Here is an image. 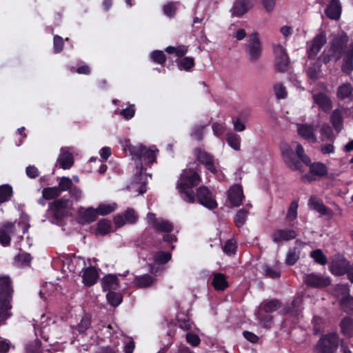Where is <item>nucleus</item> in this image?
I'll return each instance as SVG.
<instances>
[{"label":"nucleus","instance_id":"nucleus-1","mask_svg":"<svg viewBox=\"0 0 353 353\" xmlns=\"http://www.w3.org/2000/svg\"><path fill=\"white\" fill-rule=\"evenodd\" d=\"M348 41L349 37L346 34H338L332 41L327 57L322 55L323 61L327 63L331 59L337 61L343 54L341 69L346 74L353 70V42L348 44Z\"/></svg>","mask_w":353,"mask_h":353},{"label":"nucleus","instance_id":"nucleus-2","mask_svg":"<svg viewBox=\"0 0 353 353\" xmlns=\"http://www.w3.org/2000/svg\"><path fill=\"white\" fill-rule=\"evenodd\" d=\"M281 150L285 164L293 170H301V161L306 165L311 163L301 144L296 141L292 142L290 145L283 143Z\"/></svg>","mask_w":353,"mask_h":353},{"label":"nucleus","instance_id":"nucleus-3","mask_svg":"<svg viewBox=\"0 0 353 353\" xmlns=\"http://www.w3.org/2000/svg\"><path fill=\"white\" fill-rule=\"evenodd\" d=\"M200 174L194 170H183L178 183V189L180 198L182 201H192L194 188L197 187L201 182Z\"/></svg>","mask_w":353,"mask_h":353},{"label":"nucleus","instance_id":"nucleus-4","mask_svg":"<svg viewBox=\"0 0 353 353\" xmlns=\"http://www.w3.org/2000/svg\"><path fill=\"white\" fill-rule=\"evenodd\" d=\"M192 201H183L188 203H198L208 210H212L217 208L218 204L214 192L205 185H201L193 192Z\"/></svg>","mask_w":353,"mask_h":353},{"label":"nucleus","instance_id":"nucleus-5","mask_svg":"<svg viewBox=\"0 0 353 353\" xmlns=\"http://www.w3.org/2000/svg\"><path fill=\"white\" fill-rule=\"evenodd\" d=\"M125 150H128L133 157L145 162L146 164H150L156 161V152L158 150L147 148L142 145L134 146L130 144L129 141H125Z\"/></svg>","mask_w":353,"mask_h":353},{"label":"nucleus","instance_id":"nucleus-6","mask_svg":"<svg viewBox=\"0 0 353 353\" xmlns=\"http://www.w3.org/2000/svg\"><path fill=\"white\" fill-rule=\"evenodd\" d=\"M83 266L82 279L83 283L87 286L93 285L97 281L99 274L96 268L93 266L86 268V263L83 258L81 256H74L70 261V270L75 272V269H72L74 265Z\"/></svg>","mask_w":353,"mask_h":353},{"label":"nucleus","instance_id":"nucleus-7","mask_svg":"<svg viewBox=\"0 0 353 353\" xmlns=\"http://www.w3.org/2000/svg\"><path fill=\"white\" fill-rule=\"evenodd\" d=\"M245 48L250 62L255 63L259 60L262 54V43L257 32H253L248 37Z\"/></svg>","mask_w":353,"mask_h":353},{"label":"nucleus","instance_id":"nucleus-8","mask_svg":"<svg viewBox=\"0 0 353 353\" xmlns=\"http://www.w3.org/2000/svg\"><path fill=\"white\" fill-rule=\"evenodd\" d=\"M338 346V334L331 332L319 339L316 347V353H334Z\"/></svg>","mask_w":353,"mask_h":353},{"label":"nucleus","instance_id":"nucleus-9","mask_svg":"<svg viewBox=\"0 0 353 353\" xmlns=\"http://www.w3.org/2000/svg\"><path fill=\"white\" fill-rule=\"evenodd\" d=\"M146 220L148 225L158 232L168 233L174 229V225L171 222L162 218H157L156 214L152 212L148 213Z\"/></svg>","mask_w":353,"mask_h":353},{"label":"nucleus","instance_id":"nucleus-10","mask_svg":"<svg viewBox=\"0 0 353 353\" xmlns=\"http://www.w3.org/2000/svg\"><path fill=\"white\" fill-rule=\"evenodd\" d=\"M326 43V35L324 32L317 34L310 42L307 43L308 57L314 59Z\"/></svg>","mask_w":353,"mask_h":353},{"label":"nucleus","instance_id":"nucleus-11","mask_svg":"<svg viewBox=\"0 0 353 353\" xmlns=\"http://www.w3.org/2000/svg\"><path fill=\"white\" fill-rule=\"evenodd\" d=\"M303 281L307 285L312 288H324L330 284L329 278L315 273L305 274Z\"/></svg>","mask_w":353,"mask_h":353},{"label":"nucleus","instance_id":"nucleus-12","mask_svg":"<svg viewBox=\"0 0 353 353\" xmlns=\"http://www.w3.org/2000/svg\"><path fill=\"white\" fill-rule=\"evenodd\" d=\"M194 154L197 160L204 164L206 169L210 172L213 174H215L217 172L216 168L214 164V159L212 155L199 148L194 150Z\"/></svg>","mask_w":353,"mask_h":353},{"label":"nucleus","instance_id":"nucleus-13","mask_svg":"<svg viewBox=\"0 0 353 353\" xmlns=\"http://www.w3.org/2000/svg\"><path fill=\"white\" fill-rule=\"evenodd\" d=\"M274 52L276 59L277 70L281 72L285 71L289 64V58L285 48L281 45H276L274 47Z\"/></svg>","mask_w":353,"mask_h":353},{"label":"nucleus","instance_id":"nucleus-14","mask_svg":"<svg viewBox=\"0 0 353 353\" xmlns=\"http://www.w3.org/2000/svg\"><path fill=\"white\" fill-rule=\"evenodd\" d=\"M68 204V200L60 199L54 201L50 205L48 214L56 220L61 219L63 215V210Z\"/></svg>","mask_w":353,"mask_h":353},{"label":"nucleus","instance_id":"nucleus-15","mask_svg":"<svg viewBox=\"0 0 353 353\" xmlns=\"http://www.w3.org/2000/svg\"><path fill=\"white\" fill-rule=\"evenodd\" d=\"M297 232L292 229H279L272 232L271 238L276 243L294 239Z\"/></svg>","mask_w":353,"mask_h":353},{"label":"nucleus","instance_id":"nucleus-16","mask_svg":"<svg viewBox=\"0 0 353 353\" xmlns=\"http://www.w3.org/2000/svg\"><path fill=\"white\" fill-rule=\"evenodd\" d=\"M297 132L303 139L310 143L317 141L315 129L313 125L308 124H297Z\"/></svg>","mask_w":353,"mask_h":353},{"label":"nucleus","instance_id":"nucleus-17","mask_svg":"<svg viewBox=\"0 0 353 353\" xmlns=\"http://www.w3.org/2000/svg\"><path fill=\"white\" fill-rule=\"evenodd\" d=\"M14 223L7 222L0 227V243L3 246L10 245L11 237L10 235L14 234Z\"/></svg>","mask_w":353,"mask_h":353},{"label":"nucleus","instance_id":"nucleus-18","mask_svg":"<svg viewBox=\"0 0 353 353\" xmlns=\"http://www.w3.org/2000/svg\"><path fill=\"white\" fill-rule=\"evenodd\" d=\"M312 99L319 109L325 112H329L332 108V101L330 98L324 93L319 92L312 95Z\"/></svg>","mask_w":353,"mask_h":353},{"label":"nucleus","instance_id":"nucleus-19","mask_svg":"<svg viewBox=\"0 0 353 353\" xmlns=\"http://www.w3.org/2000/svg\"><path fill=\"white\" fill-rule=\"evenodd\" d=\"M252 7L251 0H236L230 10L232 17H240Z\"/></svg>","mask_w":353,"mask_h":353},{"label":"nucleus","instance_id":"nucleus-20","mask_svg":"<svg viewBox=\"0 0 353 353\" xmlns=\"http://www.w3.org/2000/svg\"><path fill=\"white\" fill-rule=\"evenodd\" d=\"M57 164L63 169L70 168L73 163L74 159L72 153L69 151L68 148H62L61 153L57 159Z\"/></svg>","mask_w":353,"mask_h":353},{"label":"nucleus","instance_id":"nucleus-21","mask_svg":"<svg viewBox=\"0 0 353 353\" xmlns=\"http://www.w3.org/2000/svg\"><path fill=\"white\" fill-rule=\"evenodd\" d=\"M12 292L10 277L7 276H0V299L10 300Z\"/></svg>","mask_w":353,"mask_h":353},{"label":"nucleus","instance_id":"nucleus-22","mask_svg":"<svg viewBox=\"0 0 353 353\" xmlns=\"http://www.w3.org/2000/svg\"><path fill=\"white\" fill-rule=\"evenodd\" d=\"M228 199L234 206L241 205L243 195V189L241 185H236L232 186L228 191Z\"/></svg>","mask_w":353,"mask_h":353},{"label":"nucleus","instance_id":"nucleus-23","mask_svg":"<svg viewBox=\"0 0 353 353\" xmlns=\"http://www.w3.org/2000/svg\"><path fill=\"white\" fill-rule=\"evenodd\" d=\"M350 262L345 259L336 260L332 262L330 269L332 274L335 275H343L347 273Z\"/></svg>","mask_w":353,"mask_h":353},{"label":"nucleus","instance_id":"nucleus-24","mask_svg":"<svg viewBox=\"0 0 353 353\" xmlns=\"http://www.w3.org/2000/svg\"><path fill=\"white\" fill-rule=\"evenodd\" d=\"M331 19L337 20L341 14V5L339 0H332L325 11Z\"/></svg>","mask_w":353,"mask_h":353},{"label":"nucleus","instance_id":"nucleus-25","mask_svg":"<svg viewBox=\"0 0 353 353\" xmlns=\"http://www.w3.org/2000/svg\"><path fill=\"white\" fill-rule=\"evenodd\" d=\"M330 122L336 131L339 133L343 128V111L340 109H335L330 115Z\"/></svg>","mask_w":353,"mask_h":353},{"label":"nucleus","instance_id":"nucleus-26","mask_svg":"<svg viewBox=\"0 0 353 353\" xmlns=\"http://www.w3.org/2000/svg\"><path fill=\"white\" fill-rule=\"evenodd\" d=\"M81 222L83 223H90L94 222L98 214L97 210L93 208L87 209L81 208L79 211Z\"/></svg>","mask_w":353,"mask_h":353},{"label":"nucleus","instance_id":"nucleus-27","mask_svg":"<svg viewBox=\"0 0 353 353\" xmlns=\"http://www.w3.org/2000/svg\"><path fill=\"white\" fill-rule=\"evenodd\" d=\"M308 205L310 208L322 215L331 216L332 212L330 209L327 208L321 201L316 199L314 196H311L309 199Z\"/></svg>","mask_w":353,"mask_h":353},{"label":"nucleus","instance_id":"nucleus-28","mask_svg":"<svg viewBox=\"0 0 353 353\" xmlns=\"http://www.w3.org/2000/svg\"><path fill=\"white\" fill-rule=\"evenodd\" d=\"M195 67L194 58L192 57H184L178 59V69L181 71L191 72Z\"/></svg>","mask_w":353,"mask_h":353},{"label":"nucleus","instance_id":"nucleus-29","mask_svg":"<svg viewBox=\"0 0 353 353\" xmlns=\"http://www.w3.org/2000/svg\"><path fill=\"white\" fill-rule=\"evenodd\" d=\"M212 286L219 291H223L228 287L226 276L222 273L214 272L212 274Z\"/></svg>","mask_w":353,"mask_h":353},{"label":"nucleus","instance_id":"nucleus-30","mask_svg":"<svg viewBox=\"0 0 353 353\" xmlns=\"http://www.w3.org/2000/svg\"><path fill=\"white\" fill-rule=\"evenodd\" d=\"M10 300L0 299V326L6 323V320L11 316Z\"/></svg>","mask_w":353,"mask_h":353},{"label":"nucleus","instance_id":"nucleus-31","mask_svg":"<svg viewBox=\"0 0 353 353\" xmlns=\"http://www.w3.org/2000/svg\"><path fill=\"white\" fill-rule=\"evenodd\" d=\"M101 285L103 290H115L118 287L119 280L117 276L108 274L105 276L101 281Z\"/></svg>","mask_w":353,"mask_h":353},{"label":"nucleus","instance_id":"nucleus-32","mask_svg":"<svg viewBox=\"0 0 353 353\" xmlns=\"http://www.w3.org/2000/svg\"><path fill=\"white\" fill-rule=\"evenodd\" d=\"M321 64L319 61H316L312 63L306 70L307 76L312 81H316L319 79L321 73Z\"/></svg>","mask_w":353,"mask_h":353},{"label":"nucleus","instance_id":"nucleus-33","mask_svg":"<svg viewBox=\"0 0 353 353\" xmlns=\"http://www.w3.org/2000/svg\"><path fill=\"white\" fill-rule=\"evenodd\" d=\"M340 327L341 332L345 336H353V319L352 318H343L340 323Z\"/></svg>","mask_w":353,"mask_h":353},{"label":"nucleus","instance_id":"nucleus-34","mask_svg":"<svg viewBox=\"0 0 353 353\" xmlns=\"http://www.w3.org/2000/svg\"><path fill=\"white\" fill-rule=\"evenodd\" d=\"M154 278L149 274H144L143 276H137L134 279L135 285L141 288L151 286L154 283Z\"/></svg>","mask_w":353,"mask_h":353},{"label":"nucleus","instance_id":"nucleus-35","mask_svg":"<svg viewBox=\"0 0 353 353\" xmlns=\"http://www.w3.org/2000/svg\"><path fill=\"white\" fill-rule=\"evenodd\" d=\"M137 170H139V174L136 176L134 181V183H137V184L141 183V184L140 185V187L139 188L138 191L140 194H143V193H145L146 192L147 189H146V186H145L146 182L145 181H142L143 178L145 177V176L142 173V170H143L142 163H141L140 165H137Z\"/></svg>","mask_w":353,"mask_h":353},{"label":"nucleus","instance_id":"nucleus-36","mask_svg":"<svg viewBox=\"0 0 353 353\" xmlns=\"http://www.w3.org/2000/svg\"><path fill=\"white\" fill-rule=\"evenodd\" d=\"M321 140L322 141H333L334 135L332 132V128L327 123L321 125L320 129Z\"/></svg>","mask_w":353,"mask_h":353},{"label":"nucleus","instance_id":"nucleus-37","mask_svg":"<svg viewBox=\"0 0 353 353\" xmlns=\"http://www.w3.org/2000/svg\"><path fill=\"white\" fill-rule=\"evenodd\" d=\"M352 87L350 83H343L337 90V96L341 99L349 98L352 92Z\"/></svg>","mask_w":353,"mask_h":353},{"label":"nucleus","instance_id":"nucleus-38","mask_svg":"<svg viewBox=\"0 0 353 353\" xmlns=\"http://www.w3.org/2000/svg\"><path fill=\"white\" fill-rule=\"evenodd\" d=\"M280 307L279 302L276 300H266L261 304V307L266 313H272Z\"/></svg>","mask_w":353,"mask_h":353},{"label":"nucleus","instance_id":"nucleus-39","mask_svg":"<svg viewBox=\"0 0 353 353\" xmlns=\"http://www.w3.org/2000/svg\"><path fill=\"white\" fill-rule=\"evenodd\" d=\"M12 194V189L8 185L0 186V205L2 203L9 201Z\"/></svg>","mask_w":353,"mask_h":353},{"label":"nucleus","instance_id":"nucleus-40","mask_svg":"<svg viewBox=\"0 0 353 353\" xmlns=\"http://www.w3.org/2000/svg\"><path fill=\"white\" fill-rule=\"evenodd\" d=\"M342 310L349 314H353V297L347 295L341 300Z\"/></svg>","mask_w":353,"mask_h":353},{"label":"nucleus","instance_id":"nucleus-41","mask_svg":"<svg viewBox=\"0 0 353 353\" xmlns=\"http://www.w3.org/2000/svg\"><path fill=\"white\" fill-rule=\"evenodd\" d=\"M207 125H195L192 127L190 133L191 137L196 141L202 140L204 130Z\"/></svg>","mask_w":353,"mask_h":353},{"label":"nucleus","instance_id":"nucleus-42","mask_svg":"<svg viewBox=\"0 0 353 353\" xmlns=\"http://www.w3.org/2000/svg\"><path fill=\"white\" fill-rule=\"evenodd\" d=\"M108 303L113 307L118 306L122 301V295L119 292L110 291L106 294Z\"/></svg>","mask_w":353,"mask_h":353},{"label":"nucleus","instance_id":"nucleus-43","mask_svg":"<svg viewBox=\"0 0 353 353\" xmlns=\"http://www.w3.org/2000/svg\"><path fill=\"white\" fill-rule=\"evenodd\" d=\"M227 141L230 146L235 150H239L241 147L240 137L234 133H229L227 135Z\"/></svg>","mask_w":353,"mask_h":353},{"label":"nucleus","instance_id":"nucleus-44","mask_svg":"<svg viewBox=\"0 0 353 353\" xmlns=\"http://www.w3.org/2000/svg\"><path fill=\"white\" fill-rule=\"evenodd\" d=\"M42 194L44 198H46V199L50 200L60 196L61 192L59 191V189H58L57 186H54L52 188H43L42 190Z\"/></svg>","mask_w":353,"mask_h":353},{"label":"nucleus","instance_id":"nucleus-45","mask_svg":"<svg viewBox=\"0 0 353 353\" xmlns=\"http://www.w3.org/2000/svg\"><path fill=\"white\" fill-rule=\"evenodd\" d=\"M310 170V172L317 176H323L327 173L326 166L322 163H315L311 164Z\"/></svg>","mask_w":353,"mask_h":353},{"label":"nucleus","instance_id":"nucleus-46","mask_svg":"<svg viewBox=\"0 0 353 353\" xmlns=\"http://www.w3.org/2000/svg\"><path fill=\"white\" fill-rule=\"evenodd\" d=\"M310 256L314 261L320 265H325L327 263V258L323 253L321 250L316 249L310 253Z\"/></svg>","mask_w":353,"mask_h":353},{"label":"nucleus","instance_id":"nucleus-47","mask_svg":"<svg viewBox=\"0 0 353 353\" xmlns=\"http://www.w3.org/2000/svg\"><path fill=\"white\" fill-rule=\"evenodd\" d=\"M117 205L115 203L113 204H100L98 208L96 209L98 214L105 216L111 212H114L116 209Z\"/></svg>","mask_w":353,"mask_h":353},{"label":"nucleus","instance_id":"nucleus-48","mask_svg":"<svg viewBox=\"0 0 353 353\" xmlns=\"http://www.w3.org/2000/svg\"><path fill=\"white\" fill-rule=\"evenodd\" d=\"M171 254L169 252H157L154 256V261L158 264H164L171 259Z\"/></svg>","mask_w":353,"mask_h":353},{"label":"nucleus","instance_id":"nucleus-49","mask_svg":"<svg viewBox=\"0 0 353 353\" xmlns=\"http://www.w3.org/2000/svg\"><path fill=\"white\" fill-rule=\"evenodd\" d=\"M274 92L278 99H283L287 97L288 92L286 88L281 83H276L274 85Z\"/></svg>","mask_w":353,"mask_h":353},{"label":"nucleus","instance_id":"nucleus-50","mask_svg":"<svg viewBox=\"0 0 353 353\" xmlns=\"http://www.w3.org/2000/svg\"><path fill=\"white\" fill-rule=\"evenodd\" d=\"M299 259V253L296 251V248L294 249H290L288 252L285 258V263L288 265H292L295 264V263Z\"/></svg>","mask_w":353,"mask_h":353},{"label":"nucleus","instance_id":"nucleus-51","mask_svg":"<svg viewBox=\"0 0 353 353\" xmlns=\"http://www.w3.org/2000/svg\"><path fill=\"white\" fill-rule=\"evenodd\" d=\"M26 353H42L41 349V341L35 339L27 344L26 347Z\"/></svg>","mask_w":353,"mask_h":353},{"label":"nucleus","instance_id":"nucleus-52","mask_svg":"<svg viewBox=\"0 0 353 353\" xmlns=\"http://www.w3.org/2000/svg\"><path fill=\"white\" fill-rule=\"evenodd\" d=\"M248 212L244 209L239 210L234 216V223L237 227H241L246 221Z\"/></svg>","mask_w":353,"mask_h":353},{"label":"nucleus","instance_id":"nucleus-53","mask_svg":"<svg viewBox=\"0 0 353 353\" xmlns=\"http://www.w3.org/2000/svg\"><path fill=\"white\" fill-rule=\"evenodd\" d=\"M263 270L265 273V275L267 277H269L271 279L279 278L281 275L280 270L278 268H273L270 267L268 265H263Z\"/></svg>","mask_w":353,"mask_h":353},{"label":"nucleus","instance_id":"nucleus-54","mask_svg":"<svg viewBox=\"0 0 353 353\" xmlns=\"http://www.w3.org/2000/svg\"><path fill=\"white\" fill-rule=\"evenodd\" d=\"M59 189L60 192L70 190L72 187V181L68 176H63L61 178L59 185L57 186Z\"/></svg>","mask_w":353,"mask_h":353},{"label":"nucleus","instance_id":"nucleus-55","mask_svg":"<svg viewBox=\"0 0 353 353\" xmlns=\"http://www.w3.org/2000/svg\"><path fill=\"white\" fill-rule=\"evenodd\" d=\"M91 325L90 316L85 315L77 325V329L79 333H83Z\"/></svg>","mask_w":353,"mask_h":353},{"label":"nucleus","instance_id":"nucleus-56","mask_svg":"<svg viewBox=\"0 0 353 353\" xmlns=\"http://www.w3.org/2000/svg\"><path fill=\"white\" fill-rule=\"evenodd\" d=\"M299 204L297 201H293L288 210L286 218L288 220H294L297 216V208Z\"/></svg>","mask_w":353,"mask_h":353},{"label":"nucleus","instance_id":"nucleus-57","mask_svg":"<svg viewBox=\"0 0 353 353\" xmlns=\"http://www.w3.org/2000/svg\"><path fill=\"white\" fill-rule=\"evenodd\" d=\"M151 59L157 63L163 64L165 61V56L161 50H154L150 54Z\"/></svg>","mask_w":353,"mask_h":353},{"label":"nucleus","instance_id":"nucleus-58","mask_svg":"<svg viewBox=\"0 0 353 353\" xmlns=\"http://www.w3.org/2000/svg\"><path fill=\"white\" fill-rule=\"evenodd\" d=\"M110 222L105 219L100 221L97 224L98 232L103 235L108 234L110 230Z\"/></svg>","mask_w":353,"mask_h":353},{"label":"nucleus","instance_id":"nucleus-59","mask_svg":"<svg viewBox=\"0 0 353 353\" xmlns=\"http://www.w3.org/2000/svg\"><path fill=\"white\" fill-rule=\"evenodd\" d=\"M119 114L123 117L126 120L132 119L134 116L135 109L134 105H130L125 109L119 111Z\"/></svg>","mask_w":353,"mask_h":353},{"label":"nucleus","instance_id":"nucleus-60","mask_svg":"<svg viewBox=\"0 0 353 353\" xmlns=\"http://www.w3.org/2000/svg\"><path fill=\"white\" fill-rule=\"evenodd\" d=\"M164 14L169 17H173L175 14L176 6L174 2H170L165 5L163 8Z\"/></svg>","mask_w":353,"mask_h":353},{"label":"nucleus","instance_id":"nucleus-61","mask_svg":"<svg viewBox=\"0 0 353 353\" xmlns=\"http://www.w3.org/2000/svg\"><path fill=\"white\" fill-rule=\"evenodd\" d=\"M186 341L192 346H197L200 343V339L198 335L188 332L185 335Z\"/></svg>","mask_w":353,"mask_h":353},{"label":"nucleus","instance_id":"nucleus-62","mask_svg":"<svg viewBox=\"0 0 353 353\" xmlns=\"http://www.w3.org/2000/svg\"><path fill=\"white\" fill-rule=\"evenodd\" d=\"M125 219L130 223H134L137 220V215L133 209H128L124 214Z\"/></svg>","mask_w":353,"mask_h":353},{"label":"nucleus","instance_id":"nucleus-63","mask_svg":"<svg viewBox=\"0 0 353 353\" xmlns=\"http://www.w3.org/2000/svg\"><path fill=\"white\" fill-rule=\"evenodd\" d=\"M323 319L319 316H314L312 320L313 330L315 334H319L322 330Z\"/></svg>","mask_w":353,"mask_h":353},{"label":"nucleus","instance_id":"nucleus-64","mask_svg":"<svg viewBox=\"0 0 353 353\" xmlns=\"http://www.w3.org/2000/svg\"><path fill=\"white\" fill-rule=\"evenodd\" d=\"M17 259L18 261L21 262V265H28L31 261L32 256L28 253L22 252L19 254V255L17 256Z\"/></svg>","mask_w":353,"mask_h":353}]
</instances>
